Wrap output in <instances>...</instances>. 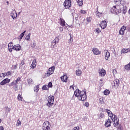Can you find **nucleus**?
Masks as SVG:
<instances>
[{
  "mask_svg": "<svg viewBox=\"0 0 130 130\" xmlns=\"http://www.w3.org/2000/svg\"><path fill=\"white\" fill-rule=\"evenodd\" d=\"M74 95L78 98V100L82 102L87 99L86 92L84 90L81 91L79 89H76L74 91Z\"/></svg>",
  "mask_w": 130,
  "mask_h": 130,
  "instance_id": "1",
  "label": "nucleus"
},
{
  "mask_svg": "<svg viewBox=\"0 0 130 130\" xmlns=\"http://www.w3.org/2000/svg\"><path fill=\"white\" fill-rule=\"evenodd\" d=\"M54 100L55 98L53 95H50L48 98V103H47V106L48 107V108H51L54 104Z\"/></svg>",
  "mask_w": 130,
  "mask_h": 130,
  "instance_id": "2",
  "label": "nucleus"
},
{
  "mask_svg": "<svg viewBox=\"0 0 130 130\" xmlns=\"http://www.w3.org/2000/svg\"><path fill=\"white\" fill-rule=\"evenodd\" d=\"M111 12H113V14L118 15L121 12L120 6L119 5L114 6L113 8L111 9Z\"/></svg>",
  "mask_w": 130,
  "mask_h": 130,
  "instance_id": "3",
  "label": "nucleus"
},
{
  "mask_svg": "<svg viewBox=\"0 0 130 130\" xmlns=\"http://www.w3.org/2000/svg\"><path fill=\"white\" fill-rule=\"evenodd\" d=\"M59 41V36L55 37L54 40H53L51 43V48L54 49L56 47V44H58Z\"/></svg>",
  "mask_w": 130,
  "mask_h": 130,
  "instance_id": "4",
  "label": "nucleus"
},
{
  "mask_svg": "<svg viewBox=\"0 0 130 130\" xmlns=\"http://www.w3.org/2000/svg\"><path fill=\"white\" fill-rule=\"evenodd\" d=\"M63 6L66 9H69L72 6V2L71 0H65Z\"/></svg>",
  "mask_w": 130,
  "mask_h": 130,
  "instance_id": "5",
  "label": "nucleus"
},
{
  "mask_svg": "<svg viewBox=\"0 0 130 130\" xmlns=\"http://www.w3.org/2000/svg\"><path fill=\"white\" fill-rule=\"evenodd\" d=\"M51 126V123L48 121H45L43 124V128L50 129Z\"/></svg>",
  "mask_w": 130,
  "mask_h": 130,
  "instance_id": "6",
  "label": "nucleus"
},
{
  "mask_svg": "<svg viewBox=\"0 0 130 130\" xmlns=\"http://www.w3.org/2000/svg\"><path fill=\"white\" fill-rule=\"evenodd\" d=\"M92 51L93 52V55H100L101 54V51H100L99 49L97 48H92Z\"/></svg>",
  "mask_w": 130,
  "mask_h": 130,
  "instance_id": "7",
  "label": "nucleus"
},
{
  "mask_svg": "<svg viewBox=\"0 0 130 130\" xmlns=\"http://www.w3.org/2000/svg\"><path fill=\"white\" fill-rule=\"evenodd\" d=\"M55 71V67L52 66L49 69V71L47 72V76L49 77L50 75H52L54 73Z\"/></svg>",
  "mask_w": 130,
  "mask_h": 130,
  "instance_id": "8",
  "label": "nucleus"
},
{
  "mask_svg": "<svg viewBox=\"0 0 130 130\" xmlns=\"http://www.w3.org/2000/svg\"><path fill=\"white\" fill-rule=\"evenodd\" d=\"M100 26L103 29H105L106 28L107 26V22L106 20H103L102 22H101V23H100Z\"/></svg>",
  "mask_w": 130,
  "mask_h": 130,
  "instance_id": "9",
  "label": "nucleus"
},
{
  "mask_svg": "<svg viewBox=\"0 0 130 130\" xmlns=\"http://www.w3.org/2000/svg\"><path fill=\"white\" fill-rule=\"evenodd\" d=\"M99 74L101 77H105L106 75V71L104 69H100L99 70Z\"/></svg>",
  "mask_w": 130,
  "mask_h": 130,
  "instance_id": "10",
  "label": "nucleus"
},
{
  "mask_svg": "<svg viewBox=\"0 0 130 130\" xmlns=\"http://www.w3.org/2000/svg\"><path fill=\"white\" fill-rule=\"evenodd\" d=\"M120 124L119 119L117 117H116L115 119L113 120V126L114 127H117Z\"/></svg>",
  "mask_w": 130,
  "mask_h": 130,
  "instance_id": "11",
  "label": "nucleus"
},
{
  "mask_svg": "<svg viewBox=\"0 0 130 130\" xmlns=\"http://www.w3.org/2000/svg\"><path fill=\"white\" fill-rule=\"evenodd\" d=\"M125 30H126V27L123 25L119 30V34L121 36H123Z\"/></svg>",
  "mask_w": 130,
  "mask_h": 130,
  "instance_id": "12",
  "label": "nucleus"
},
{
  "mask_svg": "<svg viewBox=\"0 0 130 130\" xmlns=\"http://www.w3.org/2000/svg\"><path fill=\"white\" fill-rule=\"evenodd\" d=\"M10 79L9 78H5L4 79L2 82H1L0 84L2 86L5 85L6 84L10 83Z\"/></svg>",
  "mask_w": 130,
  "mask_h": 130,
  "instance_id": "13",
  "label": "nucleus"
},
{
  "mask_svg": "<svg viewBox=\"0 0 130 130\" xmlns=\"http://www.w3.org/2000/svg\"><path fill=\"white\" fill-rule=\"evenodd\" d=\"M11 16L14 20H15L17 18V14L15 10H14L11 12Z\"/></svg>",
  "mask_w": 130,
  "mask_h": 130,
  "instance_id": "14",
  "label": "nucleus"
},
{
  "mask_svg": "<svg viewBox=\"0 0 130 130\" xmlns=\"http://www.w3.org/2000/svg\"><path fill=\"white\" fill-rule=\"evenodd\" d=\"M112 121L110 118H108L106 120V123H105V126L107 127H109L111 126V123Z\"/></svg>",
  "mask_w": 130,
  "mask_h": 130,
  "instance_id": "15",
  "label": "nucleus"
},
{
  "mask_svg": "<svg viewBox=\"0 0 130 130\" xmlns=\"http://www.w3.org/2000/svg\"><path fill=\"white\" fill-rule=\"evenodd\" d=\"M119 84L120 81L119 79H116L114 80V87H115V88L117 89L119 86Z\"/></svg>",
  "mask_w": 130,
  "mask_h": 130,
  "instance_id": "16",
  "label": "nucleus"
},
{
  "mask_svg": "<svg viewBox=\"0 0 130 130\" xmlns=\"http://www.w3.org/2000/svg\"><path fill=\"white\" fill-rule=\"evenodd\" d=\"M61 79V81L63 82H66L67 83V81H68V76L66 74H64L63 76H62L61 77H60Z\"/></svg>",
  "mask_w": 130,
  "mask_h": 130,
  "instance_id": "17",
  "label": "nucleus"
},
{
  "mask_svg": "<svg viewBox=\"0 0 130 130\" xmlns=\"http://www.w3.org/2000/svg\"><path fill=\"white\" fill-rule=\"evenodd\" d=\"M8 47H9V51L11 52L13 51V49H14V45L13 46V43L12 42H11L8 44Z\"/></svg>",
  "mask_w": 130,
  "mask_h": 130,
  "instance_id": "18",
  "label": "nucleus"
},
{
  "mask_svg": "<svg viewBox=\"0 0 130 130\" xmlns=\"http://www.w3.org/2000/svg\"><path fill=\"white\" fill-rule=\"evenodd\" d=\"M21 49V46L19 44H16L14 45V50L16 51H20Z\"/></svg>",
  "mask_w": 130,
  "mask_h": 130,
  "instance_id": "19",
  "label": "nucleus"
},
{
  "mask_svg": "<svg viewBox=\"0 0 130 130\" xmlns=\"http://www.w3.org/2000/svg\"><path fill=\"white\" fill-rule=\"evenodd\" d=\"M104 52H106V55H105V59L108 60L109 57H110V53L108 51V50H105Z\"/></svg>",
  "mask_w": 130,
  "mask_h": 130,
  "instance_id": "20",
  "label": "nucleus"
},
{
  "mask_svg": "<svg viewBox=\"0 0 130 130\" xmlns=\"http://www.w3.org/2000/svg\"><path fill=\"white\" fill-rule=\"evenodd\" d=\"M37 66V60L36 59H34L32 63L31 64V69H34Z\"/></svg>",
  "mask_w": 130,
  "mask_h": 130,
  "instance_id": "21",
  "label": "nucleus"
},
{
  "mask_svg": "<svg viewBox=\"0 0 130 130\" xmlns=\"http://www.w3.org/2000/svg\"><path fill=\"white\" fill-rule=\"evenodd\" d=\"M60 25H61L62 26H66V22L63 18H60Z\"/></svg>",
  "mask_w": 130,
  "mask_h": 130,
  "instance_id": "22",
  "label": "nucleus"
},
{
  "mask_svg": "<svg viewBox=\"0 0 130 130\" xmlns=\"http://www.w3.org/2000/svg\"><path fill=\"white\" fill-rule=\"evenodd\" d=\"M109 116L110 117V118H111L112 121L114 120V119H115V118H117V116L113 113L112 114L110 115Z\"/></svg>",
  "mask_w": 130,
  "mask_h": 130,
  "instance_id": "23",
  "label": "nucleus"
},
{
  "mask_svg": "<svg viewBox=\"0 0 130 130\" xmlns=\"http://www.w3.org/2000/svg\"><path fill=\"white\" fill-rule=\"evenodd\" d=\"M124 68L126 71H130V62L128 64L125 65L124 67Z\"/></svg>",
  "mask_w": 130,
  "mask_h": 130,
  "instance_id": "24",
  "label": "nucleus"
},
{
  "mask_svg": "<svg viewBox=\"0 0 130 130\" xmlns=\"http://www.w3.org/2000/svg\"><path fill=\"white\" fill-rule=\"evenodd\" d=\"M75 73L76 74V76H80L82 74V71L81 70H77L75 71Z\"/></svg>",
  "mask_w": 130,
  "mask_h": 130,
  "instance_id": "25",
  "label": "nucleus"
},
{
  "mask_svg": "<svg viewBox=\"0 0 130 130\" xmlns=\"http://www.w3.org/2000/svg\"><path fill=\"white\" fill-rule=\"evenodd\" d=\"M26 32V30H24L22 33H21L20 35L19 36V39L20 40V41H21L22 40V39L23 38V37L24 36Z\"/></svg>",
  "mask_w": 130,
  "mask_h": 130,
  "instance_id": "26",
  "label": "nucleus"
},
{
  "mask_svg": "<svg viewBox=\"0 0 130 130\" xmlns=\"http://www.w3.org/2000/svg\"><path fill=\"white\" fill-rule=\"evenodd\" d=\"M30 36H31V34L29 33L28 34V35H27L25 37V39L27 41H30L31 40Z\"/></svg>",
  "mask_w": 130,
  "mask_h": 130,
  "instance_id": "27",
  "label": "nucleus"
},
{
  "mask_svg": "<svg viewBox=\"0 0 130 130\" xmlns=\"http://www.w3.org/2000/svg\"><path fill=\"white\" fill-rule=\"evenodd\" d=\"M40 90L39 85H36L34 87V91L36 92H38Z\"/></svg>",
  "mask_w": 130,
  "mask_h": 130,
  "instance_id": "28",
  "label": "nucleus"
},
{
  "mask_svg": "<svg viewBox=\"0 0 130 130\" xmlns=\"http://www.w3.org/2000/svg\"><path fill=\"white\" fill-rule=\"evenodd\" d=\"M17 99L19 101H20L21 102H23V96H22V94H18L17 96Z\"/></svg>",
  "mask_w": 130,
  "mask_h": 130,
  "instance_id": "29",
  "label": "nucleus"
},
{
  "mask_svg": "<svg viewBox=\"0 0 130 130\" xmlns=\"http://www.w3.org/2000/svg\"><path fill=\"white\" fill-rule=\"evenodd\" d=\"M76 2H77V5L79 6L83 5V0H76Z\"/></svg>",
  "mask_w": 130,
  "mask_h": 130,
  "instance_id": "30",
  "label": "nucleus"
},
{
  "mask_svg": "<svg viewBox=\"0 0 130 130\" xmlns=\"http://www.w3.org/2000/svg\"><path fill=\"white\" fill-rule=\"evenodd\" d=\"M110 91L108 89H106L105 91H104V94H105V95H108L110 94Z\"/></svg>",
  "mask_w": 130,
  "mask_h": 130,
  "instance_id": "31",
  "label": "nucleus"
},
{
  "mask_svg": "<svg viewBox=\"0 0 130 130\" xmlns=\"http://www.w3.org/2000/svg\"><path fill=\"white\" fill-rule=\"evenodd\" d=\"M102 16V13H100L99 12V11H96V17L98 18H100Z\"/></svg>",
  "mask_w": 130,
  "mask_h": 130,
  "instance_id": "32",
  "label": "nucleus"
},
{
  "mask_svg": "<svg viewBox=\"0 0 130 130\" xmlns=\"http://www.w3.org/2000/svg\"><path fill=\"white\" fill-rule=\"evenodd\" d=\"M105 111L107 112V113H108V115L109 116L113 114L112 112L109 109H106Z\"/></svg>",
  "mask_w": 130,
  "mask_h": 130,
  "instance_id": "33",
  "label": "nucleus"
},
{
  "mask_svg": "<svg viewBox=\"0 0 130 130\" xmlns=\"http://www.w3.org/2000/svg\"><path fill=\"white\" fill-rule=\"evenodd\" d=\"M49 89V87L47 85H44L42 87L43 90H48Z\"/></svg>",
  "mask_w": 130,
  "mask_h": 130,
  "instance_id": "34",
  "label": "nucleus"
},
{
  "mask_svg": "<svg viewBox=\"0 0 130 130\" xmlns=\"http://www.w3.org/2000/svg\"><path fill=\"white\" fill-rule=\"evenodd\" d=\"M122 0H114L115 3L116 5H119L121 4Z\"/></svg>",
  "mask_w": 130,
  "mask_h": 130,
  "instance_id": "35",
  "label": "nucleus"
},
{
  "mask_svg": "<svg viewBox=\"0 0 130 130\" xmlns=\"http://www.w3.org/2000/svg\"><path fill=\"white\" fill-rule=\"evenodd\" d=\"M21 81L20 77H18L14 82H15L16 84H19V82Z\"/></svg>",
  "mask_w": 130,
  "mask_h": 130,
  "instance_id": "36",
  "label": "nucleus"
},
{
  "mask_svg": "<svg viewBox=\"0 0 130 130\" xmlns=\"http://www.w3.org/2000/svg\"><path fill=\"white\" fill-rule=\"evenodd\" d=\"M101 31L102 30L100 28L98 27L95 28V32H96V34H99L101 32Z\"/></svg>",
  "mask_w": 130,
  "mask_h": 130,
  "instance_id": "37",
  "label": "nucleus"
},
{
  "mask_svg": "<svg viewBox=\"0 0 130 130\" xmlns=\"http://www.w3.org/2000/svg\"><path fill=\"white\" fill-rule=\"evenodd\" d=\"M28 84H30V85L31 84H33L34 82H33L32 79L31 78H30L28 79Z\"/></svg>",
  "mask_w": 130,
  "mask_h": 130,
  "instance_id": "38",
  "label": "nucleus"
},
{
  "mask_svg": "<svg viewBox=\"0 0 130 130\" xmlns=\"http://www.w3.org/2000/svg\"><path fill=\"white\" fill-rule=\"evenodd\" d=\"M122 52L124 54L128 53V51L127 50V48H126V49H122Z\"/></svg>",
  "mask_w": 130,
  "mask_h": 130,
  "instance_id": "39",
  "label": "nucleus"
},
{
  "mask_svg": "<svg viewBox=\"0 0 130 130\" xmlns=\"http://www.w3.org/2000/svg\"><path fill=\"white\" fill-rule=\"evenodd\" d=\"M16 84L15 83V82H14V81H13L12 82H11L10 84H9V87H11L13 86L14 85H16Z\"/></svg>",
  "mask_w": 130,
  "mask_h": 130,
  "instance_id": "40",
  "label": "nucleus"
},
{
  "mask_svg": "<svg viewBox=\"0 0 130 130\" xmlns=\"http://www.w3.org/2000/svg\"><path fill=\"white\" fill-rule=\"evenodd\" d=\"M91 20H92V17H88L86 18V21H87V22H90Z\"/></svg>",
  "mask_w": 130,
  "mask_h": 130,
  "instance_id": "41",
  "label": "nucleus"
},
{
  "mask_svg": "<svg viewBox=\"0 0 130 130\" xmlns=\"http://www.w3.org/2000/svg\"><path fill=\"white\" fill-rule=\"evenodd\" d=\"M122 12H123V14L124 15H125L126 14V13L127 12V9L126 8L124 7H123V10H122Z\"/></svg>",
  "mask_w": 130,
  "mask_h": 130,
  "instance_id": "42",
  "label": "nucleus"
},
{
  "mask_svg": "<svg viewBox=\"0 0 130 130\" xmlns=\"http://www.w3.org/2000/svg\"><path fill=\"white\" fill-rule=\"evenodd\" d=\"M80 12L81 14H86L87 13V11L86 10H81L80 11Z\"/></svg>",
  "mask_w": 130,
  "mask_h": 130,
  "instance_id": "43",
  "label": "nucleus"
},
{
  "mask_svg": "<svg viewBox=\"0 0 130 130\" xmlns=\"http://www.w3.org/2000/svg\"><path fill=\"white\" fill-rule=\"evenodd\" d=\"M21 124V121L20 120L19 118L17 121V126H19Z\"/></svg>",
  "mask_w": 130,
  "mask_h": 130,
  "instance_id": "44",
  "label": "nucleus"
},
{
  "mask_svg": "<svg viewBox=\"0 0 130 130\" xmlns=\"http://www.w3.org/2000/svg\"><path fill=\"white\" fill-rule=\"evenodd\" d=\"M53 86L52 83L51 82H49L48 84V88H52Z\"/></svg>",
  "mask_w": 130,
  "mask_h": 130,
  "instance_id": "45",
  "label": "nucleus"
},
{
  "mask_svg": "<svg viewBox=\"0 0 130 130\" xmlns=\"http://www.w3.org/2000/svg\"><path fill=\"white\" fill-rule=\"evenodd\" d=\"M104 103V100L103 98H100V104H103Z\"/></svg>",
  "mask_w": 130,
  "mask_h": 130,
  "instance_id": "46",
  "label": "nucleus"
},
{
  "mask_svg": "<svg viewBox=\"0 0 130 130\" xmlns=\"http://www.w3.org/2000/svg\"><path fill=\"white\" fill-rule=\"evenodd\" d=\"M73 42V37L71 36H70V39H69V44H71V43H72Z\"/></svg>",
  "mask_w": 130,
  "mask_h": 130,
  "instance_id": "47",
  "label": "nucleus"
},
{
  "mask_svg": "<svg viewBox=\"0 0 130 130\" xmlns=\"http://www.w3.org/2000/svg\"><path fill=\"white\" fill-rule=\"evenodd\" d=\"M104 116V114L103 113H101V114H100V118L102 119L103 118Z\"/></svg>",
  "mask_w": 130,
  "mask_h": 130,
  "instance_id": "48",
  "label": "nucleus"
},
{
  "mask_svg": "<svg viewBox=\"0 0 130 130\" xmlns=\"http://www.w3.org/2000/svg\"><path fill=\"white\" fill-rule=\"evenodd\" d=\"M6 75L7 76H12V73L10 71H8L7 72H6Z\"/></svg>",
  "mask_w": 130,
  "mask_h": 130,
  "instance_id": "49",
  "label": "nucleus"
},
{
  "mask_svg": "<svg viewBox=\"0 0 130 130\" xmlns=\"http://www.w3.org/2000/svg\"><path fill=\"white\" fill-rule=\"evenodd\" d=\"M73 130H80V127L78 126H75L73 128Z\"/></svg>",
  "mask_w": 130,
  "mask_h": 130,
  "instance_id": "50",
  "label": "nucleus"
},
{
  "mask_svg": "<svg viewBox=\"0 0 130 130\" xmlns=\"http://www.w3.org/2000/svg\"><path fill=\"white\" fill-rule=\"evenodd\" d=\"M84 105H85V107H88L89 105V104L88 102H86L85 103H84Z\"/></svg>",
  "mask_w": 130,
  "mask_h": 130,
  "instance_id": "51",
  "label": "nucleus"
},
{
  "mask_svg": "<svg viewBox=\"0 0 130 130\" xmlns=\"http://www.w3.org/2000/svg\"><path fill=\"white\" fill-rule=\"evenodd\" d=\"M36 46V43L35 42H33V44L31 45V47L32 48H35Z\"/></svg>",
  "mask_w": 130,
  "mask_h": 130,
  "instance_id": "52",
  "label": "nucleus"
},
{
  "mask_svg": "<svg viewBox=\"0 0 130 130\" xmlns=\"http://www.w3.org/2000/svg\"><path fill=\"white\" fill-rule=\"evenodd\" d=\"M117 71L116 69H114V70H113V74H117Z\"/></svg>",
  "mask_w": 130,
  "mask_h": 130,
  "instance_id": "53",
  "label": "nucleus"
},
{
  "mask_svg": "<svg viewBox=\"0 0 130 130\" xmlns=\"http://www.w3.org/2000/svg\"><path fill=\"white\" fill-rule=\"evenodd\" d=\"M2 74L4 78H5L6 76H7V72L3 73Z\"/></svg>",
  "mask_w": 130,
  "mask_h": 130,
  "instance_id": "54",
  "label": "nucleus"
},
{
  "mask_svg": "<svg viewBox=\"0 0 130 130\" xmlns=\"http://www.w3.org/2000/svg\"><path fill=\"white\" fill-rule=\"evenodd\" d=\"M12 68H13V70H16L17 69V65L13 66Z\"/></svg>",
  "mask_w": 130,
  "mask_h": 130,
  "instance_id": "55",
  "label": "nucleus"
},
{
  "mask_svg": "<svg viewBox=\"0 0 130 130\" xmlns=\"http://www.w3.org/2000/svg\"><path fill=\"white\" fill-rule=\"evenodd\" d=\"M25 64V62L24 60H22L21 62V65L22 66Z\"/></svg>",
  "mask_w": 130,
  "mask_h": 130,
  "instance_id": "56",
  "label": "nucleus"
},
{
  "mask_svg": "<svg viewBox=\"0 0 130 130\" xmlns=\"http://www.w3.org/2000/svg\"><path fill=\"white\" fill-rule=\"evenodd\" d=\"M74 87H75V86L74 85L70 86V89H74Z\"/></svg>",
  "mask_w": 130,
  "mask_h": 130,
  "instance_id": "57",
  "label": "nucleus"
},
{
  "mask_svg": "<svg viewBox=\"0 0 130 130\" xmlns=\"http://www.w3.org/2000/svg\"><path fill=\"white\" fill-rule=\"evenodd\" d=\"M0 130H4V128L3 126H0Z\"/></svg>",
  "mask_w": 130,
  "mask_h": 130,
  "instance_id": "58",
  "label": "nucleus"
},
{
  "mask_svg": "<svg viewBox=\"0 0 130 130\" xmlns=\"http://www.w3.org/2000/svg\"><path fill=\"white\" fill-rule=\"evenodd\" d=\"M43 130H50V129L43 128Z\"/></svg>",
  "mask_w": 130,
  "mask_h": 130,
  "instance_id": "59",
  "label": "nucleus"
},
{
  "mask_svg": "<svg viewBox=\"0 0 130 130\" xmlns=\"http://www.w3.org/2000/svg\"><path fill=\"white\" fill-rule=\"evenodd\" d=\"M128 52H130V48H127Z\"/></svg>",
  "mask_w": 130,
  "mask_h": 130,
  "instance_id": "60",
  "label": "nucleus"
},
{
  "mask_svg": "<svg viewBox=\"0 0 130 130\" xmlns=\"http://www.w3.org/2000/svg\"><path fill=\"white\" fill-rule=\"evenodd\" d=\"M128 14L130 15V8H129V10H128Z\"/></svg>",
  "mask_w": 130,
  "mask_h": 130,
  "instance_id": "61",
  "label": "nucleus"
},
{
  "mask_svg": "<svg viewBox=\"0 0 130 130\" xmlns=\"http://www.w3.org/2000/svg\"><path fill=\"white\" fill-rule=\"evenodd\" d=\"M100 81H101V82H103V79H101L100 80Z\"/></svg>",
  "mask_w": 130,
  "mask_h": 130,
  "instance_id": "62",
  "label": "nucleus"
},
{
  "mask_svg": "<svg viewBox=\"0 0 130 130\" xmlns=\"http://www.w3.org/2000/svg\"><path fill=\"white\" fill-rule=\"evenodd\" d=\"M2 122V119L0 118V123Z\"/></svg>",
  "mask_w": 130,
  "mask_h": 130,
  "instance_id": "63",
  "label": "nucleus"
},
{
  "mask_svg": "<svg viewBox=\"0 0 130 130\" xmlns=\"http://www.w3.org/2000/svg\"><path fill=\"white\" fill-rule=\"evenodd\" d=\"M129 94L130 95V91H129Z\"/></svg>",
  "mask_w": 130,
  "mask_h": 130,
  "instance_id": "64",
  "label": "nucleus"
}]
</instances>
